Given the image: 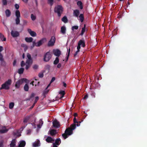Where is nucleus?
Here are the masks:
<instances>
[{
    "instance_id": "nucleus-57",
    "label": "nucleus",
    "mask_w": 147,
    "mask_h": 147,
    "mask_svg": "<svg viewBox=\"0 0 147 147\" xmlns=\"http://www.w3.org/2000/svg\"><path fill=\"white\" fill-rule=\"evenodd\" d=\"M27 57L28 58V59H32L29 53L27 55Z\"/></svg>"
},
{
    "instance_id": "nucleus-4",
    "label": "nucleus",
    "mask_w": 147,
    "mask_h": 147,
    "mask_svg": "<svg viewBox=\"0 0 147 147\" xmlns=\"http://www.w3.org/2000/svg\"><path fill=\"white\" fill-rule=\"evenodd\" d=\"M27 80L26 78H22L18 81L16 83L15 87L17 88H19L20 85L22 84L23 82H27Z\"/></svg>"
},
{
    "instance_id": "nucleus-49",
    "label": "nucleus",
    "mask_w": 147,
    "mask_h": 147,
    "mask_svg": "<svg viewBox=\"0 0 147 147\" xmlns=\"http://www.w3.org/2000/svg\"><path fill=\"white\" fill-rule=\"evenodd\" d=\"M2 3L3 5H7V0H2Z\"/></svg>"
},
{
    "instance_id": "nucleus-15",
    "label": "nucleus",
    "mask_w": 147,
    "mask_h": 147,
    "mask_svg": "<svg viewBox=\"0 0 147 147\" xmlns=\"http://www.w3.org/2000/svg\"><path fill=\"white\" fill-rule=\"evenodd\" d=\"M50 134L51 136H54L57 134L56 130L54 129H51L49 131Z\"/></svg>"
},
{
    "instance_id": "nucleus-18",
    "label": "nucleus",
    "mask_w": 147,
    "mask_h": 147,
    "mask_svg": "<svg viewBox=\"0 0 147 147\" xmlns=\"http://www.w3.org/2000/svg\"><path fill=\"white\" fill-rule=\"evenodd\" d=\"M66 29L65 26H62L61 28V34H64L66 33Z\"/></svg>"
},
{
    "instance_id": "nucleus-60",
    "label": "nucleus",
    "mask_w": 147,
    "mask_h": 147,
    "mask_svg": "<svg viewBox=\"0 0 147 147\" xmlns=\"http://www.w3.org/2000/svg\"><path fill=\"white\" fill-rule=\"evenodd\" d=\"M36 45V43L35 42H33V45L31 47V49L32 48L34 47L35 45Z\"/></svg>"
},
{
    "instance_id": "nucleus-55",
    "label": "nucleus",
    "mask_w": 147,
    "mask_h": 147,
    "mask_svg": "<svg viewBox=\"0 0 147 147\" xmlns=\"http://www.w3.org/2000/svg\"><path fill=\"white\" fill-rule=\"evenodd\" d=\"M30 65L29 64H27L26 65V66L25 67V69L26 70H28V68L30 67Z\"/></svg>"
},
{
    "instance_id": "nucleus-30",
    "label": "nucleus",
    "mask_w": 147,
    "mask_h": 147,
    "mask_svg": "<svg viewBox=\"0 0 147 147\" xmlns=\"http://www.w3.org/2000/svg\"><path fill=\"white\" fill-rule=\"evenodd\" d=\"M86 24H84V27L82 28L81 32L80 34L81 36H82L83 35L84 33L86 31Z\"/></svg>"
},
{
    "instance_id": "nucleus-35",
    "label": "nucleus",
    "mask_w": 147,
    "mask_h": 147,
    "mask_svg": "<svg viewBox=\"0 0 147 147\" xmlns=\"http://www.w3.org/2000/svg\"><path fill=\"white\" fill-rule=\"evenodd\" d=\"M24 89L25 91H28L29 89V86L27 84H26L24 86Z\"/></svg>"
},
{
    "instance_id": "nucleus-6",
    "label": "nucleus",
    "mask_w": 147,
    "mask_h": 147,
    "mask_svg": "<svg viewBox=\"0 0 147 147\" xmlns=\"http://www.w3.org/2000/svg\"><path fill=\"white\" fill-rule=\"evenodd\" d=\"M55 38L53 36H52L50 40L49 41L48 43V46L49 47H51L53 46L55 42Z\"/></svg>"
},
{
    "instance_id": "nucleus-33",
    "label": "nucleus",
    "mask_w": 147,
    "mask_h": 147,
    "mask_svg": "<svg viewBox=\"0 0 147 147\" xmlns=\"http://www.w3.org/2000/svg\"><path fill=\"white\" fill-rule=\"evenodd\" d=\"M24 70V69L21 67L18 69V72L19 74H21L23 73Z\"/></svg>"
},
{
    "instance_id": "nucleus-63",
    "label": "nucleus",
    "mask_w": 147,
    "mask_h": 147,
    "mask_svg": "<svg viewBox=\"0 0 147 147\" xmlns=\"http://www.w3.org/2000/svg\"><path fill=\"white\" fill-rule=\"evenodd\" d=\"M61 67V64L60 63H59L57 65V67L58 68H60Z\"/></svg>"
},
{
    "instance_id": "nucleus-21",
    "label": "nucleus",
    "mask_w": 147,
    "mask_h": 147,
    "mask_svg": "<svg viewBox=\"0 0 147 147\" xmlns=\"http://www.w3.org/2000/svg\"><path fill=\"white\" fill-rule=\"evenodd\" d=\"M77 5L80 9H83V4L82 2L81 1H78L77 2Z\"/></svg>"
},
{
    "instance_id": "nucleus-58",
    "label": "nucleus",
    "mask_w": 147,
    "mask_h": 147,
    "mask_svg": "<svg viewBox=\"0 0 147 147\" xmlns=\"http://www.w3.org/2000/svg\"><path fill=\"white\" fill-rule=\"evenodd\" d=\"M39 122H40V124H41V125H42L43 123V121H42V119H40V120Z\"/></svg>"
},
{
    "instance_id": "nucleus-1",
    "label": "nucleus",
    "mask_w": 147,
    "mask_h": 147,
    "mask_svg": "<svg viewBox=\"0 0 147 147\" xmlns=\"http://www.w3.org/2000/svg\"><path fill=\"white\" fill-rule=\"evenodd\" d=\"M54 11L55 13L57 14L58 17H60L63 13V8L61 5H57L54 7Z\"/></svg>"
},
{
    "instance_id": "nucleus-37",
    "label": "nucleus",
    "mask_w": 147,
    "mask_h": 147,
    "mask_svg": "<svg viewBox=\"0 0 147 147\" xmlns=\"http://www.w3.org/2000/svg\"><path fill=\"white\" fill-rule=\"evenodd\" d=\"M26 63L27 64L30 65L32 63V59H28L26 62Z\"/></svg>"
},
{
    "instance_id": "nucleus-50",
    "label": "nucleus",
    "mask_w": 147,
    "mask_h": 147,
    "mask_svg": "<svg viewBox=\"0 0 147 147\" xmlns=\"http://www.w3.org/2000/svg\"><path fill=\"white\" fill-rule=\"evenodd\" d=\"M3 59L2 55L0 53V61H3Z\"/></svg>"
},
{
    "instance_id": "nucleus-31",
    "label": "nucleus",
    "mask_w": 147,
    "mask_h": 147,
    "mask_svg": "<svg viewBox=\"0 0 147 147\" xmlns=\"http://www.w3.org/2000/svg\"><path fill=\"white\" fill-rule=\"evenodd\" d=\"M62 21L64 23H66L68 22V19L66 16H64L61 19Z\"/></svg>"
},
{
    "instance_id": "nucleus-32",
    "label": "nucleus",
    "mask_w": 147,
    "mask_h": 147,
    "mask_svg": "<svg viewBox=\"0 0 147 147\" xmlns=\"http://www.w3.org/2000/svg\"><path fill=\"white\" fill-rule=\"evenodd\" d=\"M15 15L16 17L20 18V13L19 10H16L15 12Z\"/></svg>"
},
{
    "instance_id": "nucleus-16",
    "label": "nucleus",
    "mask_w": 147,
    "mask_h": 147,
    "mask_svg": "<svg viewBox=\"0 0 147 147\" xmlns=\"http://www.w3.org/2000/svg\"><path fill=\"white\" fill-rule=\"evenodd\" d=\"M78 44L83 47H84L85 46V42L84 40H80L78 42Z\"/></svg>"
},
{
    "instance_id": "nucleus-41",
    "label": "nucleus",
    "mask_w": 147,
    "mask_h": 147,
    "mask_svg": "<svg viewBox=\"0 0 147 147\" xmlns=\"http://www.w3.org/2000/svg\"><path fill=\"white\" fill-rule=\"evenodd\" d=\"M53 1L54 0H47L48 3L52 6L53 4Z\"/></svg>"
},
{
    "instance_id": "nucleus-44",
    "label": "nucleus",
    "mask_w": 147,
    "mask_h": 147,
    "mask_svg": "<svg viewBox=\"0 0 147 147\" xmlns=\"http://www.w3.org/2000/svg\"><path fill=\"white\" fill-rule=\"evenodd\" d=\"M31 18L32 20L34 21L36 20V17L34 15L32 14L31 15Z\"/></svg>"
},
{
    "instance_id": "nucleus-54",
    "label": "nucleus",
    "mask_w": 147,
    "mask_h": 147,
    "mask_svg": "<svg viewBox=\"0 0 147 147\" xmlns=\"http://www.w3.org/2000/svg\"><path fill=\"white\" fill-rule=\"evenodd\" d=\"M55 80V77H53L50 83H52Z\"/></svg>"
},
{
    "instance_id": "nucleus-39",
    "label": "nucleus",
    "mask_w": 147,
    "mask_h": 147,
    "mask_svg": "<svg viewBox=\"0 0 147 147\" xmlns=\"http://www.w3.org/2000/svg\"><path fill=\"white\" fill-rule=\"evenodd\" d=\"M44 72V71H43L42 72H41L39 73L38 76L39 78H42L44 76V74L43 73Z\"/></svg>"
},
{
    "instance_id": "nucleus-53",
    "label": "nucleus",
    "mask_w": 147,
    "mask_h": 147,
    "mask_svg": "<svg viewBox=\"0 0 147 147\" xmlns=\"http://www.w3.org/2000/svg\"><path fill=\"white\" fill-rule=\"evenodd\" d=\"M33 67L34 69H38V66L37 65H34Z\"/></svg>"
},
{
    "instance_id": "nucleus-5",
    "label": "nucleus",
    "mask_w": 147,
    "mask_h": 147,
    "mask_svg": "<svg viewBox=\"0 0 147 147\" xmlns=\"http://www.w3.org/2000/svg\"><path fill=\"white\" fill-rule=\"evenodd\" d=\"M52 57V55L50 52H48L44 55L43 60L45 62L48 61Z\"/></svg>"
},
{
    "instance_id": "nucleus-61",
    "label": "nucleus",
    "mask_w": 147,
    "mask_h": 147,
    "mask_svg": "<svg viewBox=\"0 0 147 147\" xmlns=\"http://www.w3.org/2000/svg\"><path fill=\"white\" fill-rule=\"evenodd\" d=\"M80 45L79 44H78V45L77 47V49L79 51L80 50Z\"/></svg>"
},
{
    "instance_id": "nucleus-47",
    "label": "nucleus",
    "mask_w": 147,
    "mask_h": 147,
    "mask_svg": "<svg viewBox=\"0 0 147 147\" xmlns=\"http://www.w3.org/2000/svg\"><path fill=\"white\" fill-rule=\"evenodd\" d=\"M1 61V65H2L5 66V65L6 62L4 60V59L3 60V61Z\"/></svg>"
},
{
    "instance_id": "nucleus-22",
    "label": "nucleus",
    "mask_w": 147,
    "mask_h": 147,
    "mask_svg": "<svg viewBox=\"0 0 147 147\" xmlns=\"http://www.w3.org/2000/svg\"><path fill=\"white\" fill-rule=\"evenodd\" d=\"M33 146L34 147H36L39 146H40V141L38 140L36 142L34 143L33 144Z\"/></svg>"
},
{
    "instance_id": "nucleus-51",
    "label": "nucleus",
    "mask_w": 147,
    "mask_h": 147,
    "mask_svg": "<svg viewBox=\"0 0 147 147\" xmlns=\"http://www.w3.org/2000/svg\"><path fill=\"white\" fill-rule=\"evenodd\" d=\"M15 8L17 9H18L19 8V5L17 4H15Z\"/></svg>"
},
{
    "instance_id": "nucleus-9",
    "label": "nucleus",
    "mask_w": 147,
    "mask_h": 147,
    "mask_svg": "<svg viewBox=\"0 0 147 147\" xmlns=\"http://www.w3.org/2000/svg\"><path fill=\"white\" fill-rule=\"evenodd\" d=\"M74 123L72 124L71 125L74 126L75 128H76V125L78 127L80 126V124H78V121H77L76 118V117H74L73 119Z\"/></svg>"
},
{
    "instance_id": "nucleus-19",
    "label": "nucleus",
    "mask_w": 147,
    "mask_h": 147,
    "mask_svg": "<svg viewBox=\"0 0 147 147\" xmlns=\"http://www.w3.org/2000/svg\"><path fill=\"white\" fill-rule=\"evenodd\" d=\"M16 139H13L12 140L10 145V147H14L16 145Z\"/></svg>"
},
{
    "instance_id": "nucleus-43",
    "label": "nucleus",
    "mask_w": 147,
    "mask_h": 147,
    "mask_svg": "<svg viewBox=\"0 0 147 147\" xmlns=\"http://www.w3.org/2000/svg\"><path fill=\"white\" fill-rule=\"evenodd\" d=\"M90 95L92 98H94L95 97V93L94 92L91 91L90 93Z\"/></svg>"
},
{
    "instance_id": "nucleus-34",
    "label": "nucleus",
    "mask_w": 147,
    "mask_h": 147,
    "mask_svg": "<svg viewBox=\"0 0 147 147\" xmlns=\"http://www.w3.org/2000/svg\"><path fill=\"white\" fill-rule=\"evenodd\" d=\"M59 94H60V98H61L63 97L65 94V92L64 91L61 90L59 92Z\"/></svg>"
},
{
    "instance_id": "nucleus-2",
    "label": "nucleus",
    "mask_w": 147,
    "mask_h": 147,
    "mask_svg": "<svg viewBox=\"0 0 147 147\" xmlns=\"http://www.w3.org/2000/svg\"><path fill=\"white\" fill-rule=\"evenodd\" d=\"M11 80L9 79L5 82L2 84L1 87L0 88V90L5 89V90H8L9 88V86L11 84Z\"/></svg>"
},
{
    "instance_id": "nucleus-13",
    "label": "nucleus",
    "mask_w": 147,
    "mask_h": 147,
    "mask_svg": "<svg viewBox=\"0 0 147 147\" xmlns=\"http://www.w3.org/2000/svg\"><path fill=\"white\" fill-rule=\"evenodd\" d=\"M9 129H6V127L5 126H4L2 127V129H0V133L4 134L7 133Z\"/></svg>"
},
{
    "instance_id": "nucleus-28",
    "label": "nucleus",
    "mask_w": 147,
    "mask_h": 147,
    "mask_svg": "<svg viewBox=\"0 0 147 147\" xmlns=\"http://www.w3.org/2000/svg\"><path fill=\"white\" fill-rule=\"evenodd\" d=\"M0 38L2 41H5L6 40V38L4 37V35L1 33H0Z\"/></svg>"
},
{
    "instance_id": "nucleus-64",
    "label": "nucleus",
    "mask_w": 147,
    "mask_h": 147,
    "mask_svg": "<svg viewBox=\"0 0 147 147\" xmlns=\"http://www.w3.org/2000/svg\"><path fill=\"white\" fill-rule=\"evenodd\" d=\"M3 49V47L2 46H0V52L2 51Z\"/></svg>"
},
{
    "instance_id": "nucleus-14",
    "label": "nucleus",
    "mask_w": 147,
    "mask_h": 147,
    "mask_svg": "<svg viewBox=\"0 0 147 147\" xmlns=\"http://www.w3.org/2000/svg\"><path fill=\"white\" fill-rule=\"evenodd\" d=\"M80 14V11L78 9H76L74 11L73 15L76 17H78Z\"/></svg>"
},
{
    "instance_id": "nucleus-26",
    "label": "nucleus",
    "mask_w": 147,
    "mask_h": 147,
    "mask_svg": "<svg viewBox=\"0 0 147 147\" xmlns=\"http://www.w3.org/2000/svg\"><path fill=\"white\" fill-rule=\"evenodd\" d=\"M33 39L32 37H26L25 38V40L28 42H31L33 40Z\"/></svg>"
},
{
    "instance_id": "nucleus-46",
    "label": "nucleus",
    "mask_w": 147,
    "mask_h": 147,
    "mask_svg": "<svg viewBox=\"0 0 147 147\" xmlns=\"http://www.w3.org/2000/svg\"><path fill=\"white\" fill-rule=\"evenodd\" d=\"M78 26H75L72 27V30H74V29L77 30L78 29Z\"/></svg>"
},
{
    "instance_id": "nucleus-56",
    "label": "nucleus",
    "mask_w": 147,
    "mask_h": 147,
    "mask_svg": "<svg viewBox=\"0 0 147 147\" xmlns=\"http://www.w3.org/2000/svg\"><path fill=\"white\" fill-rule=\"evenodd\" d=\"M25 65V63L24 62V61H22L21 62V66L22 67H23Z\"/></svg>"
},
{
    "instance_id": "nucleus-25",
    "label": "nucleus",
    "mask_w": 147,
    "mask_h": 147,
    "mask_svg": "<svg viewBox=\"0 0 147 147\" xmlns=\"http://www.w3.org/2000/svg\"><path fill=\"white\" fill-rule=\"evenodd\" d=\"M5 13L7 17H9L10 16L11 12L8 9H7L5 10Z\"/></svg>"
},
{
    "instance_id": "nucleus-40",
    "label": "nucleus",
    "mask_w": 147,
    "mask_h": 147,
    "mask_svg": "<svg viewBox=\"0 0 147 147\" xmlns=\"http://www.w3.org/2000/svg\"><path fill=\"white\" fill-rule=\"evenodd\" d=\"M70 51V49H69V50L67 51V53L66 54L67 56L66 57V58L67 59V60L68 59V57H69V53Z\"/></svg>"
},
{
    "instance_id": "nucleus-10",
    "label": "nucleus",
    "mask_w": 147,
    "mask_h": 147,
    "mask_svg": "<svg viewBox=\"0 0 147 147\" xmlns=\"http://www.w3.org/2000/svg\"><path fill=\"white\" fill-rule=\"evenodd\" d=\"M53 127L55 128H58L60 126L59 123L57 120H55L53 122Z\"/></svg>"
},
{
    "instance_id": "nucleus-48",
    "label": "nucleus",
    "mask_w": 147,
    "mask_h": 147,
    "mask_svg": "<svg viewBox=\"0 0 147 147\" xmlns=\"http://www.w3.org/2000/svg\"><path fill=\"white\" fill-rule=\"evenodd\" d=\"M49 90H47L46 91H45L43 92V95L44 96V97H46V95L48 93Z\"/></svg>"
},
{
    "instance_id": "nucleus-8",
    "label": "nucleus",
    "mask_w": 147,
    "mask_h": 147,
    "mask_svg": "<svg viewBox=\"0 0 147 147\" xmlns=\"http://www.w3.org/2000/svg\"><path fill=\"white\" fill-rule=\"evenodd\" d=\"M11 35L13 37H18L20 35L19 33L17 31H14L13 30L11 31Z\"/></svg>"
},
{
    "instance_id": "nucleus-27",
    "label": "nucleus",
    "mask_w": 147,
    "mask_h": 147,
    "mask_svg": "<svg viewBox=\"0 0 147 147\" xmlns=\"http://www.w3.org/2000/svg\"><path fill=\"white\" fill-rule=\"evenodd\" d=\"M79 20L81 22H83L84 19V15L83 14H80L79 16Z\"/></svg>"
},
{
    "instance_id": "nucleus-20",
    "label": "nucleus",
    "mask_w": 147,
    "mask_h": 147,
    "mask_svg": "<svg viewBox=\"0 0 147 147\" xmlns=\"http://www.w3.org/2000/svg\"><path fill=\"white\" fill-rule=\"evenodd\" d=\"M61 143V140L60 138H58L55 141V144L56 146H59Z\"/></svg>"
},
{
    "instance_id": "nucleus-7",
    "label": "nucleus",
    "mask_w": 147,
    "mask_h": 147,
    "mask_svg": "<svg viewBox=\"0 0 147 147\" xmlns=\"http://www.w3.org/2000/svg\"><path fill=\"white\" fill-rule=\"evenodd\" d=\"M53 53L54 55L57 57H59L61 54V51L58 49H53Z\"/></svg>"
},
{
    "instance_id": "nucleus-59",
    "label": "nucleus",
    "mask_w": 147,
    "mask_h": 147,
    "mask_svg": "<svg viewBox=\"0 0 147 147\" xmlns=\"http://www.w3.org/2000/svg\"><path fill=\"white\" fill-rule=\"evenodd\" d=\"M80 51H79L77 50L75 53L74 54V57H76V56L77 55L78 53V52H79Z\"/></svg>"
},
{
    "instance_id": "nucleus-45",
    "label": "nucleus",
    "mask_w": 147,
    "mask_h": 147,
    "mask_svg": "<svg viewBox=\"0 0 147 147\" xmlns=\"http://www.w3.org/2000/svg\"><path fill=\"white\" fill-rule=\"evenodd\" d=\"M67 136H68V135H67L65 132L62 134V136L64 139H66L67 138Z\"/></svg>"
},
{
    "instance_id": "nucleus-11",
    "label": "nucleus",
    "mask_w": 147,
    "mask_h": 147,
    "mask_svg": "<svg viewBox=\"0 0 147 147\" xmlns=\"http://www.w3.org/2000/svg\"><path fill=\"white\" fill-rule=\"evenodd\" d=\"M44 40H46L45 38H42V39L39 40L37 43H36V46L37 47H39L41 46L44 42Z\"/></svg>"
},
{
    "instance_id": "nucleus-36",
    "label": "nucleus",
    "mask_w": 147,
    "mask_h": 147,
    "mask_svg": "<svg viewBox=\"0 0 147 147\" xmlns=\"http://www.w3.org/2000/svg\"><path fill=\"white\" fill-rule=\"evenodd\" d=\"M20 18L19 17H16L15 20L16 24L17 25H18L20 24Z\"/></svg>"
},
{
    "instance_id": "nucleus-12",
    "label": "nucleus",
    "mask_w": 147,
    "mask_h": 147,
    "mask_svg": "<svg viewBox=\"0 0 147 147\" xmlns=\"http://www.w3.org/2000/svg\"><path fill=\"white\" fill-rule=\"evenodd\" d=\"M28 31L30 35L32 36L35 37L36 36V33L35 32L32 31L31 29H28Z\"/></svg>"
},
{
    "instance_id": "nucleus-38",
    "label": "nucleus",
    "mask_w": 147,
    "mask_h": 147,
    "mask_svg": "<svg viewBox=\"0 0 147 147\" xmlns=\"http://www.w3.org/2000/svg\"><path fill=\"white\" fill-rule=\"evenodd\" d=\"M59 62V59L58 57H56L55 60L54 61V64L55 65L57 64Z\"/></svg>"
},
{
    "instance_id": "nucleus-23",
    "label": "nucleus",
    "mask_w": 147,
    "mask_h": 147,
    "mask_svg": "<svg viewBox=\"0 0 147 147\" xmlns=\"http://www.w3.org/2000/svg\"><path fill=\"white\" fill-rule=\"evenodd\" d=\"M31 116H26L24 119L23 121V122L24 123H27L28 121L29 120Z\"/></svg>"
},
{
    "instance_id": "nucleus-17",
    "label": "nucleus",
    "mask_w": 147,
    "mask_h": 147,
    "mask_svg": "<svg viewBox=\"0 0 147 147\" xmlns=\"http://www.w3.org/2000/svg\"><path fill=\"white\" fill-rule=\"evenodd\" d=\"M26 142L24 140L20 141L18 147H24L26 145Z\"/></svg>"
},
{
    "instance_id": "nucleus-62",
    "label": "nucleus",
    "mask_w": 147,
    "mask_h": 147,
    "mask_svg": "<svg viewBox=\"0 0 147 147\" xmlns=\"http://www.w3.org/2000/svg\"><path fill=\"white\" fill-rule=\"evenodd\" d=\"M88 94H87L83 98L84 99H86L87 98H88Z\"/></svg>"
},
{
    "instance_id": "nucleus-3",
    "label": "nucleus",
    "mask_w": 147,
    "mask_h": 147,
    "mask_svg": "<svg viewBox=\"0 0 147 147\" xmlns=\"http://www.w3.org/2000/svg\"><path fill=\"white\" fill-rule=\"evenodd\" d=\"M76 128L72 125H71L70 127L67 128L65 130V132L68 136L71 135L73 132V130H74Z\"/></svg>"
},
{
    "instance_id": "nucleus-29",
    "label": "nucleus",
    "mask_w": 147,
    "mask_h": 147,
    "mask_svg": "<svg viewBox=\"0 0 147 147\" xmlns=\"http://www.w3.org/2000/svg\"><path fill=\"white\" fill-rule=\"evenodd\" d=\"M39 99V97L38 96H36L35 98L34 102V104L32 105L30 107V109H32L33 108L34 105H35V104L37 102L38 100Z\"/></svg>"
},
{
    "instance_id": "nucleus-24",
    "label": "nucleus",
    "mask_w": 147,
    "mask_h": 147,
    "mask_svg": "<svg viewBox=\"0 0 147 147\" xmlns=\"http://www.w3.org/2000/svg\"><path fill=\"white\" fill-rule=\"evenodd\" d=\"M46 141L48 143H51L52 141H54V140L51 137L48 136L46 139Z\"/></svg>"
},
{
    "instance_id": "nucleus-52",
    "label": "nucleus",
    "mask_w": 147,
    "mask_h": 147,
    "mask_svg": "<svg viewBox=\"0 0 147 147\" xmlns=\"http://www.w3.org/2000/svg\"><path fill=\"white\" fill-rule=\"evenodd\" d=\"M35 95V94L34 93H32L30 96V98L31 99V98L34 97Z\"/></svg>"
},
{
    "instance_id": "nucleus-42",
    "label": "nucleus",
    "mask_w": 147,
    "mask_h": 147,
    "mask_svg": "<svg viewBox=\"0 0 147 147\" xmlns=\"http://www.w3.org/2000/svg\"><path fill=\"white\" fill-rule=\"evenodd\" d=\"M14 103L13 102L10 103L9 104V109H12L13 108L14 106Z\"/></svg>"
}]
</instances>
